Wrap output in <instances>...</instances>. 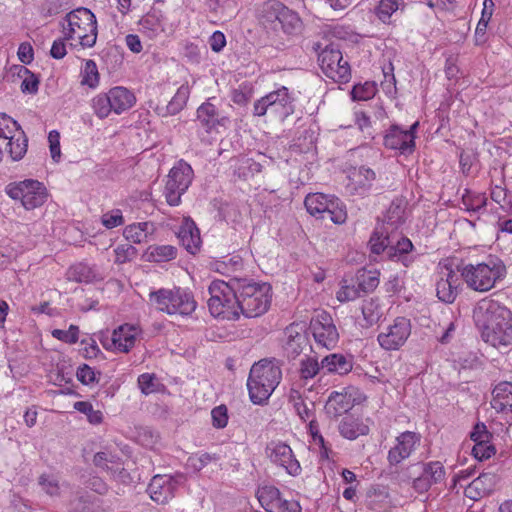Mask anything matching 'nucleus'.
<instances>
[{
    "mask_svg": "<svg viewBox=\"0 0 512 512\" xmlns=\"http://www.w3.org/2000/svg\"><path fill=\"white\" fill-rule=\"evenodd\" d=\"M282 378L281 362L276 358L261 359L250 369L247 380L249 397L254 404H264Z\"/></svg>",
    "mask_w": 512,
    "mask_h": 512,
    "instance_id": "nucleus-1",
    "label": "nucleus"
},
{
    "mask_svg": "<svg viewBox=\"0 0 512 512\" xmlns=\"http://www.w3.org/2000/svg\"><path fill=\"white\" fill-rule=\"evenodd\" d=\"M234 303V310L239 312V316L246 318H256L264 314L271 303L270 284L256 283L253 280L241 278Z\"/></svg>",
    "mask_w": 512,
    "mask_h": 512,
    "instance_id": "nucleus-2",
    "label": "nucleus"
},
{
    "mask_svg": "<svg viewBox=\"0 0 512 512\" xmlns=\"http://www.w3.org/2000/svg\"><path fill=\"white\" fill-rule=\"evenodd\" d=\"M458 272L467 287L477 292L491 290L497 281L506 275V266L497 258H488L477 264H466L458 267Z\"/></svg>",
    "mask_w": 512,
    "mask_h": 512,
    "instance_id": "nucleus-3",
    "label": "nucleus"
},
{
    "mask_svg": "<svg viewBox=\"0 0 512 512\" xmlns=\"http://www.w3.org/2000/svg\"><path fill=\"white\" fill-rule=\"evenodd\" d=\"M62 32L65 39L78 40L82 47H93L98 34L96 17L88 8H76L65 16Z\"/></svg>",
    "mask_w": 512,
    "mask_h": 512,
    "instance_id": "nucleus-4",
    "label": "nucleus"
},
{
    "mask_svg": "<svg viewBox=\"0 0 512 512\" xmlns=\"http://www.w3.org/2000/svg\"><path fill=\"white\" fill-rule=\"evenodd\" d=\"M150 305L170 316L188 317L196 310L197 303L192 294L174 287L161 288L149 293Z\"/></svg>",
    "mask_w": 512,
    "mask_h": 512,
    "instance_id": "nucleus-5",
    "label": "nucleus"
},
{
    "mask_svg": "<svg viewBox=\"0 0 512 512\" xmlns=\"http://www.w3.org/2000/svg\"><path fill=\"white\" fill-rule=\"evenodd\" d=\"M241 278H233L228 283L223 280L213 281L209 288L210 299L208 300V308L211 315L215 318L231 320V318H239V312L234 310L238 285Z\"/></svg>",
    "mask_w": 512,
    "mask_h": 512,
    "instance_id": "nucleus-6",
    "label": "nucleus"
},
{
    "mask_svg": "<svg viewBox=\"0 0 512 512\" xmlns=\"http://www.w3.org/2000/svg\"><path fill=\"white\" fill-rule=\"evenodd\" d=\"M28 138L20 125L5 113H0V161L6 152L14 161L24 157Z\"/></svg>",
    "mask_w": 512,
    "mask_h": 512,
    "instance_id": "nucleus-7",
    "label": "nucleus"
},
{
    "mask_svg": "<svg viewBox=\"0 0 512 512\" xmlns=\"http://www.w3.org/2000/svg\"><path fill=\"white\" fill-rule=\"evenodd\" d=\"M294 97L285 86H281L257 100L254 103V115L264 116L266 114L280 121H284L295 111Z\"/></svg>",
    "mask_w": 512,
    "mask_h": 512,
    "instance_id": "nucleus-8",
    "label": "nucleus"
},
{
    "mask_svg": "<svg viewBox=\"0 0 512 512\" xmlns=\"http://www.w3.org/2000/svg\"><path fill=\"white\" fill-rule=\"evenodd\" d=\"M7 194L14 200H20L27 210L43 205L47 199V189L43 183L34 179L10 183L6 187Z\"/></svg>",
    "mask_w": 512,
    "mask_h": 512,
    "instance_id": "nucleus-9",
    "label": "nucleus"
},
{
    "mask_svg": "<svg viewBox=\"0 0 512 512\" xmlns=\"http://www.w3.org/2000/svg\"><path fill=\"white\" fill-rule=\"evenodd\" d=\"M323 73L335 82L346 83L351 77L348 61L343 59L341 51L333 44L326 46L318 55Z\"/></svg>",
    "mask_w": 512,
    "mask_h": 512,
    "instance_id": "nucleus-10",
    "label": "nucleus"
},
{
    "mask_svg": "<svg viewBox=\"0 0 512 512\" xmlns=\"http://www.w3.org/2000/svg\"><path fill=\"white\" fill-rule=\"evenodd\" d=\"M193 170L189 164L180 161L168 175L164 195L170 206L180 204L181 195L185 193L192 182Z\"/></svg>",
    "mask_w": 512,
    "mask_h": 512,
    "instance_id": "nucleus-11",
    "label": "nucleus"
},
{
    "mask_svg": "<svg viewBox=\"0 0 512 512\" xmlns=\"http://www.w3.org/2000/svg\"><path fill=\"white\" fill-rule=\"evenodd\" d=\"M186 481L182 473L175 475H155L147 488L150 498L157 504H165L175 495V491Z\"/></svg>",
    "mask_w": 512,
    "mask_h": 512,
    "instance_id": "nucleus-12",
    "label": "nucleus"
},
{
    "mask_svg": "<svg viewBox=\"0 0 512 512\" xmlns=\"http://www.w3.org/2000/svg\"><path fill=\"white\" fill-rule=\"evenodd\" d=\"M266 454L272 463L283 467L289 475L295 477L301 473L300 463L286 443L270 442L266 447Z\"/></svg>",
    "mask_w": 512,
    "mask_h": 512,
    "instance_id": "nucleus-13",
    "label": "nucleus"
},
{
    "mask_svg": "<svg viewBox=\"0 0 512 512\" xmlns=\"http://www.w3.org/2000/svg\"><path fill=\"white\" fill-rule=\"evenodd\" d=\"M439 278L436 282V295L445 303H453L459 293L461 278L458 270L454 271L450 265H444L439 270Z\"/></svg>",
    "mask_w": 512,
    "mask_h": 512,
    "instance_id": "nucleus-14",
    "label": "nucleus"
},
{
    "mask_svg": "<svg viewBox=\"0 0 512 512\" xmlns=\"http://www.w3.org/2000/svg\"><path fill=\"white\" fill-rule=\"evenodd\" d=\"M140 329L136 324L124 322L117 329H114L111 338L103 342L105 348H114L120 352L127 353L135 345L136 336Z\"/></svg>",
    "mask_w": 512,
    "mask_h": 512,
    "instance_id": "nucleus-15",
    "label": "nucleus"
},
{
    "mask_svg": "<svg viewBox=\"0 0 512 512\" xmlns=\"http://www.w3.org/2000/svg\"><path fill=\"white\" fill-rule=\"evenodd\" d=\"M411 333L410 322H394L378 335V342L385 350H397Z\"/></svg>",
    "mask_w": 512,
    "mask_h": 512,
    "instance_id": "nucleus-16",
    "label": "nucleus"
},
{
    "mask_svg": "<svg viewBox=\"0 0 512 512\" xmlns=\"http://www.w3.org/2000/svg\"><path fill=\"white\" fill-rule=\"evenodd\" d=\"M482 339L494 347L508 346L512 343L511 322H486L481 328Z\"/></svg>",
    "mask_w": 512,
    "mask_h": 512,
    "instance_id": "nucleus-17",
    "label": "nucleus"
},
{
    "mask_svg": "<svg viewBox=\"0 0 512 512\" xmlns=\"http://www.w3.org/2000/svg\"><path fill=\"white\" fill-rule=\"evenodd\" d=\"M396 441V445L388 453V461L391 465H398L407 459L420 442V436L415 432L406 431L401 433Z\"/></svg>",
    "mask_w": 512,
    "mask_h": 512,
    "instance_id": "nucleus-18",
    "label": "nucleus"
},
{
    "mask_svg": "<svg viewBox=\"0 0 512 512\" xmlns=\"http://www.w3.org/2000/svg\"><path fill=\"white\" fill-rule=\"evenodd\" d=\"M415 138L410 133H405L400 127L393 125L384 136V146L391 150H397L400 154H412L415 149Z\"/></svg>",
    "mask_w": 512,
    "mask_h": 512,
    "instance_id": "nucleus-19",
    "label": "nucleus"
},
{
    "mask_svg": "<svg viewBox=\"0 0 512 512\" xmlns=\"http://www.w3.org/2000/svg\"><path fill=\"white\" fill-rule=\"evenodd\" d=\"M473 317L476 320H512V312L498 301L483 299L475 307Z\"/></svg>",
    "mask_w": 512,
    "mask_h": 512,
    "instance_id": "nucleus-20",
    "label": "nucleus"
},
{
    "mask_svg": "<svg viewBox=\"0 0 512 512\" xmlns=\"http://www.w3.org/2000/svg\"><path fill=\"white\" fill-rule=\"evenodd\" d=\"M284 4L278 0H267L256 7V18L266 30L277 31Z\"/></svg>",
    "mask_w": 512,
    "mask_h": 512,
    "instance_id": "nucleus-21",
    "label": "nucleus"
},
{
    "mask_svg": "<svg viewBox=\"0 0 512 512\" xmlns=\"http://www.w3.org/2000/svg\"><path fill=\"white\" fill-rule=\"evenodd\" d=\"M498 480L499 477L494 472H483L465 488V496L479 500L494 491Z\"/></svg>",
    "mask_w": 512,
    "mask_h": 512,
    "instance_id": "nucleus-22",
    "label": "nucleus"
},
{
    "mask_svg": "<svg viewBox=\"0 0 512 512\" xmlns=\"http://www.w3.org/2000/svg\"><path fill=\"white\" fill-rule=\"evenodd\" d=\"M69 281L77 283H93L105 278L103 271L97 265L79 262L72 265L66 272Z\"/></svg>",
    "mask_w": 512,
    "mask_h": 512,
    "instance_id": "nucleus-23",
    "label": "nucleus"
},
{
    "mask_svg": "<svg viewBox=\"0 0 512 512\" xmlns=\"http://www.w3.org/2000/svg\"><path fill=\"white\" fill-rule=\"evenodd\" d=\"M177 237L182 246L191 254H196L201 245V237L199 229L195 222L189 218H185L179 227Z\"/></svg>",
    "mask_w": 512,
    "mask_h": 512,
    "instance_id": "nucleus-24",
    "label": "nucleus"
},
{
    "mask_svg": "<svg viewBox=\"0 0 512 512\" xmlns=\"http://www.w3.org/2000/svg\"><path fill=\"white\" fill-rule=\"evenodd\" d=\"M212 98L200 105L197 109V119L207 132L217 126H225L228 118L222 116L216 106L211 102Z\"/></svg>",
    "mask_w": 512,
    "mask_h": 512,
    "instance_id": "nucleus-25",
    "label": "nucleus"
},
{
    "mask_svg": "<svg viewBox=\"0 0 512 512\" xmlns=\"http://www.w3.org/2000/svg\"><path fill=\"white\" fill-rule=\"evenodd\" d=\"M491 406L498 413H512V382L503 381L494 387Z\"/></svg>",
    "mask_w": 512,
    "mask_h": 512,
    "instance_id": "nucleus-26",
    "label": "nucleus"
},
{
    "mask_svg": "<svg viewBox=\"0 0 512 512\" xmlns=\"http://www.w3.org/2000/svg\"><path fill=\"white\" fill-rule=\"evenodd\" d=\"M354 405L352 396L348 393L333 391L326 401L325 412L331 418L347 413Z\"/></svg>",
    "mask_w": 512,
    "mask_h": 512,
    "instance_id": "nucleus-27",
    "label": "nucleus"
},
{
    "mask_svg": "<svg viewBox=\"0 0 512 512\" xmlns=\"http://www.w3.org/2000/svg\"><path fill=\"white\" fill-rule=\"evenodd\" d=\"M353 368L352 356H346L340 353H332L321 360V369L327 373L346 375Z\"/></svg>",
    "mask_w": 512,
    "mask_h": 512,
    "instance_id": "nucleus-28",
    "label": "nucleus"
},
{
    "mask_svg": "<svg viewBox=\"0 0 512 512\" xmlns=\"http://www.w3.org/2000/svg\"><path fill=\"white\" fill-rule=\"evenodd\" d=\"M369 431V425L362 418L354 415H346L339 424L340 434L348 440H355L359 436L367 435Z\"/></svg>",
    "mask_w": 512,
    "mask_h": 512,
    "instance_id": "nucleus-29",
    "label": "nucleus"
},
{
    "mask_svg": "<svg viewBox=\"0 0 512 512\" xmlns=\"http://www.w3.org/2000/svg\"><path fill=\"white\" fill-rule=\"evenodd\" d=\"M315 341L326 348L335 346L339 334L333 322H310Z\"/></svg>",
    "mask_w": 512,
    "mask_h": 512,
    "instance_id": "nucleus-30",
    "label": "nucleus"
},
{
    "mask_svg": "<svg viewBox=\"0 0 512 512\" xmlns=\"http://www.w3.org/2000/svg\"><path fill=\"white\" fill-rule=\"evenodd\" d=\"M93 464L110 472L113 476L124 472V468L121 466V458L108 449L97 452L93 457Z\"/></svg>",
    "mask_w": 512,
    "mask_h": 512,
    "instance_id": "nucleus-31",
    "label": "nucleus"
},
{
    "mask_svg": "<svg viewBox=\"0 0 512 512\" xmlns=\"http://www.w3.org/2000/svg\"><path fill=\"white\" fill-rule=\"evenodd\" d=\"M405 207L402 200H396L389 206L385 218L380 227L394 235L404 222Z\"/></svg>",
    "mask_w": 512,
    "mask_h": 512,
    "instance_id": "nucleus-32",
    "label": "nucleus"
},
{
    "mask_svg": "<svg viewBox=\"0 0 512 512\" xmlns=\"http://www.w3.org/2000/svg\"><path fill=\"white\" fill-rule=\"evenodd\" d=\"M256 496L261 507L267 512H279L282 498L278 488L268 485L259 487Z\"/></svg>",
    "mask_w": 512,
    "mask_h": 512,
    "instance_id": "nucleus-33",
    "label": "nucleus"
},
{
    "mask_svg": "<svg viewBox=\"0 0 512 512\" xmlns=\"http://www.w3.org/2000/svg\"><path fill=\"white\" fill-rule=\"evenodd\" d=\"M109 97L113 112L120 114L128 110L135 103V96L128 89L124 87H114L109 90Z\"/></svg>",
    "mask_w": 512,
    "mask_h": 512,
    "instance_id": "nucleus-34",
    "label": "nucleus"
},
{
    "mask_svg": "<svg viewBox=\"0 0 512 512\" xmlns=\"http://www.w3.org/2000/svg\"><path fill=\"white\" fill-rule=\"evenodd\" d=\"M333 199L334 197L323 193H314L306 196L304 204L311 215L326 219L325 212L328 210Z\"/></svg>",
    "mask_w": 512,
    "mask_h": 512,
    "instance_id": "nucleus-35",
    "label": "nucleus"
},
{
    "mask_svg": "<svg viewBox=\"0 0 512 512\" xmlns=\"http://www.w3.org/2000/svg\"><path fill=\"white\" fill-rule=\"evenodd\" d=\"M290 402L293 403V407L304 422L314 419L315 404L308 398H303L301 393L297 390H291L289 395Z\"/></svg>",
    "mask_w": 512,
    "mask_h": 512,
    "instance_id": "nucleus-36",
    "label": "nucleus"
},
{
    "mask_svg": "<svg viewBox=\"0 0 512 512\" xmlns=\"http://www.w3.org/2000/svg\"><path fill=\"white\" fill-rule=\"evenodd\" d=\"M358 282L354 275H346L340 282V289L336 293V298L340 302L352 301L364 296L361 289L357 287Z\"/></svg>",
    "mask_w": 512,
    "mask_h": 512,
    "instance_id": "nucleus-37",
    "label": "nucleus"
},
{
    "mask_svg": "<svg viewBox=\"0 0 512 512\" xmlns=\"http://www.w3.org/2000/svg\"><path fill=\"white\" fill-rule=\"evenodd\" d=\"M153 230L152 223L140 222L127 226L124 230V236L129 242L141 244L148 241V237L153 233Z\"/></svg>",
    "mask_w": 512,
    "mask_h": 512,
    "instance_id": "nucleus-38",
    "label": "nucleus"
},
{
    "mask_svg": "<svg viewBox=\"0 0 512 512\" xmlns=\"http://www.w3.org/2000/svg\"><path fill=\"white\" fill-rule=\"evenodd\" d=\"M302 20L299 15L284 6L280 15L278 27L280 26L284 33L288 35H296L302 30Z\"/></svg>",
    "mask_w": 512,
    "mask_h": 512,
    "instance_id": "nucleus-39",
    "label": "nucleus"
},
{
    "mask_svg": "<svg viewBox=\"0 0 512 512\" xmlns=\"http://www.w3.org/2000/svg\"><path fill=\"white\" fill-rule=\"evenodd\" d=\"M379 271L366 270L365 268L358 269L354 274L358 288L361 289L364 295L373 292L379 285Z\"/></svg>",
    "mask_w": 512,
    "mask_h": 512,
    "instance_id": "nucleus-40",
    "label": "nucleus"
},
{
    "mask_svg": "<svg viewBox=\"0 0 512 512\" xmlns=\"http://www.w3.org/2000/svg\"><path fill=\"white\" fill-rule=\"evenodd\" d=\"M370 249L374 254L382 253L390 245L394 244V235L385 230L384 228L377 226L370 238Z\"/></svg>",
    "mask_w": 512,
    "mask_h": 512,
    "instance_id": "nucleus-41",
    "label": "nucleus"
},
{
    "mask_svg": "<svg viewBox=\"0 0 512 512\" xmlns=\"http://www.w3.org/2000/svg\"><path fill=\"white\" fill-rule=\"evenodd\" d=\"M189 95H190L189 86L185 85V84L181 85L178 88L175 95L173 96V98L171 99V101L167 104V106L165 108V112L164 113L159 112V114H161L162 116H167V115H175V114L179 113L186 105Z\"/></svg>",
    "mask_w": 512,
    "mask_h": 512,
    "instance_id": "nucleus-42",
    "label": "nucleus"
},
{
    "mask_svg": "<svg viewBox=\"0 0 512 512\" xmlns=\"http://www.w3.org/2000/svg\"><path fill=\"white\" fill-rule=\"evenodd\" d=\"M349 178L355 185V189H367L372 186V183L376 178V174L372 169L361 166L359 168H354L353 171H351Z\"/></svg>",
    "mask_w": 512,
    "mask_h": 512,
    "instance_id": "nucleus-43",
    "label": "nucleus"
},
{
    "mask_svg": "<svg viewBox=\"0 0 512 512\" xmlns=\"http://www.w3.org/2000/svg\"><path fill=\"white\" fill-rule=\"evenodd\" d=\"M462 205L464 209L470 212H479L487 205V197L483 193H473L465 190L462 195Z\"/></svg>",
    "mask_w": 512,
    "mask_h": 512,
    "instance_id": "nucleus-44",
    "label": "nucleus"
},
{
    "mask_svg": "<svg viewBox=\"0 0 512 512\" xmlns=\"http://www.w3.org/2000/svg\"><path fill=\"white\" fill-rule=\"evenodd\" d=\"M81 84L90 88H95L99 84V72L96 63L89 59L86 60L81 70Z\"/></svg>",
    "mask_w": 512,
    "mask_h": 512,
    "instance_id": "nucleus-45",
    "label": "nucleus"
},
{
    "mask_svg": "<svg viewBox=\"0 0 512 512\" xmlns=\"http://www.w3.org/2000/svg\"><path fill=\"white\" fill-rule=\"evenodd\" d=\"M68 512H106L96 503L84 496L76 497L70 501Z\"/></svg>",
    "mask_w": 512,
    "mask_h": 512,
    "instance_id": "nucleus-46",
    "label": "nucleus"
},
{
    "mask_svg": "<svg viewBox=\"0 0 512 512\" xmlns=\"http://www.w3.org/2000/svg\"><path fill=\"white\" fill-rule=\"evenodd\" d=\"M92 107L99 118L107 117L113 111L109 93L95 96L92 100Z\"/></svg>",
    "mask_w": 512,
    "mask_h": 512,
    "instance_id": "nucleus-47",
    "label": "nucleus"
},
{
    "mask_svg": "<svg viewBox=\"0 0 512 512\" xmlns=\"http://www.w3.org/2000/svg\"><path fill=\"white\" fill-rule=\"evenodd\" d=\"M74 409L87 416L91 424L97 425L103 421V414L100 410H94L88 401H77L74 403Z\"/></svg>",
    "mask_w": 512,
    "mask_h": 512,
    "instance_id": "nucleus-48",
    "label": "nucleus"
},
{
    "mask_svg": "<svg viewBox=\"0 0 512 512\" xmlns=\"http://www.w3.org/2000/svg\"><path fill=\"white\" fill-rule=\"evenodd\" d=\"M328 210L325 212L326 219L335 224H342L347 219V213L339 199L334 198L330 203Z\"/></svg>",
    "mask_w": 512,
    "mask_h": 512,
    "instance_id": "nucleus-49",
    "label": "nucleus"
},
{
    "mask_svg": "<svg viewBox=\"0 0 512 512\" xmlns=\"http://www.w3.org/2000/svg\"><path fill=\"white\" fill-rule=\"evenodd\" d=\"M303 322H291L284 330L286 342L302 341L307 342L306 327Z\"/></svg>",
    "mask_w": 512,
    "mask_h": 512,
    "instance_id": "nucleus-50",
    "label": "nucleus"
},
{
    "mask_svg": "<svg viewBox=\"0 0 512 512\" xmlns=\"http://www.w3.org/2000/svg\"><path fill=\"white\" fill-rule=\"evenodd\" d=\"M423 474L432 484H436L444 479L445 469L439 461L429 462L425 464Z\"/></svg>",
    "mask_w": 512,
    "mask_h": 512,
    "instance_id": "nucleus-51",
    "label": "nucleus"
},
{
    "mask_svg": "<svg viewBox=\"0 0 512 512\" xmlns=\"http://www.w3.org/2000/svg\"><path fill=\"white\" fill-rule=\"evenodd\" d=\"M403 3L402 0H380L377 6L378 18L386 22L391 15L398 10L399 6Z\"/></svg>",
    "mask_w": 512,
    "mask_h": 512,
    "instance_id": "nucleus-52",
    "label": "nucleus"
},
{
    "mask_svg": "<svg viewBox=\"0 0 512 512\" xmlns=\"http://www.w3.org/2000/svg\"><path fill=\"white\" fill-rule=\"evenodd\" d=\"M321 370V362L312 357H306L300 363V376L303 379H311Z\"/></svg>",
    "mask_w": 512,
    "mask_h": 512,
    "instance_id": "nucleus-53",
    "label": "nucleus"
},
{
    "mask_svg": "<svg viewBox=\"0 0 512 512\" xmlns=\"http://www.w3.org/2000/svg\"><path fill=\"white\" fill-rule=\"evenodd\" d=\"M490 196L491 199L500 204L501 207L507 206L508 208H512V195L506 188L495 186L492 188Z\"/></svg>",
    "mask_w": 512,
    "mask_h": 512,
    "instance_id": "nucleus-54",
    "label": "nucleus"
},
{
    "mask_svg": "<svg viewBox=\"0 0 512 512\" xmlns=\"http://www.w3.org/2000/svg\"><path fill=\"white\" fill-rule=\"evenodd\" d=\"M495 453L496 449L494 445L490 444V442L475 443L472 448V455L479 461L489 459Z\"/></svg>",
    "mask_w": 512,
    "mask_h": 512,
    "instance_id": "nucleus-55",
    "label": "nucleus"
},
{
    "mask_svg": "<svg viewBox=\"0 0 512 512\" xmlns=\"http://www.w3.org/2000/svg\"><path fill=\"white\" fill-rule=\"evenodd\" d=\"M114 251L116 255L115 262L119 264L132 260L137 254L136 248L131 244L119 245Z\"/></svg>",
    "mask_w": 512,
    "mask_h": 512,
    "instance_id": "nucleus-56",
    "label": "nucleus"
},
{
    "mask_svg": "<svg viewBox=\"0 0 512 512\" xmlns=\"http://www.w3.org/2000/svg\"><path fill=\"white\" fill-rule=\"evenodd\" d=\"M79 328L71 325L68 330L54 329L52 336L66 343H76L78 341Z\"/></svg>",
    "mask_w": 512,
    "mask_h": 512,
    "instance_id": "nucleus-57",
    "label": "nucleus"
},
{
    "mask_svg": "<svg viewBox=\"0 0 512 512\" xmlns=\"http://www.w3.org/2000/svg\"><path fill=\"white\" fill-rule=\"evenodd\" d=\"M76 376L84 385H91L98 382L96 372L87 364H82L77 368Z\"/></svg>",
    "mask_w": 512,
    "mask_h": 512,
    "instance_id": "nucleus-58",
    "label": "nucleus"
},
{
    "mask_svg": "<svg viewBox=\"0 0 512 512\" xmlns=\"http://www.w3.org/2000/svg\"><path fill=\"white\" fill-rule=\"evenodd\" d=\"M39 485L50 496L59 494V483L56 477L52 475H41L39 477Z\"/></svg>",
    "mask_w": 512,
    "mask_h": 512,
    "instance_id": "nucleus-59",
    "label": "nucleus"
},
{
    "mask_svg": "<svg viewBox=\"0 0 512 512\" xmlns=\"http://www.w3.org/2000/svg\"><path fill=\"white\" fill-rule=\"evenodd\" d=\"M151 256L157 262L168 261L175 258L176 250L170 245L157 246L151 252Z\"/></svg>",
    "mask_w": 512,
    "mask_h": 512,
    "instance_id": "nucleus-60",
    "label": "nucleus"
},
{
    "mask_svg": "<svg viewBox=\"0 0 512 512\" xmlns=\"http://www.w3.org/2000/svg\"><path fill=\"white\" fill-rule=\"evenodd\" d=\"M216 460H218V457L215 454L202 453L199 456L189 457L188 463L194 470L200 471L209 463Z\"/></svg>",
    "mask_w": 512,
    "mask_h": 512,
    "instance_id": "nucleus-61",
    "label": "nucleus"
},
{
    "mask_svg": "<svg viewBox=\"0 0 512 512\" xmlns=\"http://www.w3.org/2000/svg\"><path fill=\"white\" fill-rule=\"evenodd\" d=\"M391 249H394L396 252H399V259L405 266H408V258L406 254H408L413 249V244L408 238L402 237L401 240H397L396 246L393 247V244L390 245Z\"/></svg>",
    "mask_w": 512,
    "mask_h": 512,
    "instance_id": "nucleus-62",
    "label": "nucleus"
},
{
    "mask_svg": "<svg viewBox=\"0 0 512 512\" xmlns=\"http://www.w3.org/2000/svg\"><path fill=\"white\" fill-rule=\"evenodd\" d=\"M470 438L474 443L490 442L492 434L487 430L484 423H477L470 433Z\"/></svg>",
    "mask_w": 512,
    "mask_h": 512,
    "instance_id": "nucleus-63",
    "label": "nucleus"
},
{
    "mask_svg": "<svg viewBox=\"0 0 512 512\" xmlns=\"http://www.w3.org/2000/svg\"><path fill=\"white\" fill-rule=\"evenodd\" d=\"M212 424L216 428H224L228 423L227 408L225 405H220L212 409Z\"/></svg>",
    "mask_w": 512,
    "mask_h": 512,
    "instance_id": "nucleus-64",
    "label": "nucleus"
}]
</instances>
